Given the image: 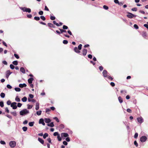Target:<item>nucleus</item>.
Here are the masks:
<instances>
[{
  "instance_id": "nucleus-1",
  "label": "nucleus",
  "mask_w": 148,
  "mask_h": 148,
  "mask_svg": "<svg viewBox=\"0 0 148 148\" xmlns=\"http://www.w3.org/2000/svg\"><path fill=\"white\" fill-rule=\"evenodd\" d=\"M19 8L23 12H26L28 13H30L31 12V10L29 8H26L25 7H19Z\"/></svg>"
},
{
  "instance_id": "nucleus-2",
  "label": "nucleus",
  "mask_w": 148,
  "mask_h": 148,
  "mask_svg": "<svg viewBox=\"0 0 148 148\" xmlns=\"http://www.w3.org/2000/svg\"><path fill=\"white\" fill-rule=\"evenodd\" d=\"M29 111L26 109H24L20 112V114L21 115L23 116L26 115L29 113Z\"/></svg>"
},
{
  "instance_id": "nucleus-3",
  "label": "nucleus",
  "mask_w": 148,
  "mask_h": 148,
  "mask_svg": "<svg viewBox=\"0 0 148 148\" xmlns=\"http://www.w3.org/2000/svg\"><path fill=\"white\" fill-rule=\"evenodd\" d=\"M147 139V137L145 136H142L140 138V140L142 143L146 142Z\"/></svg>"
},
{
  "instance_id": "nucleus-4",
  "label": "nucleus",
  "mask_w": 148,
  "mask_h": 148,
  "mask_svg": "<svg viewBox=\"0 0 148 148\" xmlns=\"http://www.w3.org/2000/svg\"><path fill=\"white\" fill-rule=\"evenodd\" d=\"M10 146L12 148L15 147L16 145V142L14 141H11L9 143Z\"/></svg>"
},
{
  "instance_id": "nucleus-5",
  "label": "nucleus",
  "mask_w": 148,
  "mask_h": 148,
  "mask_svg": "<svg viewBox=\"0 0 148 148\" xmlns=\"http://www.w3.org/2000/svg\"><path fill=\"white\" fill-rule=\"evenodd\" d=\"M128 14L127 15V17L130 18H133V17H135L136 16L134 14L128 12Z\"/></svg>"
},
{
  "instance_id": "nucleus-6",
  "label": "nucleus",
  "mask_w": 148,
  "mask_h": 148,
  "mask_svg": "<svg viewBox=\"0 0 148 148\" xmlns=\"http://www.w3.org/2000/svg\"><path fill=\"white\" fill-rule=\"evenodd\" d=\"M17 103L16 102H13L11 104V107H12L13 109H16L17 108V106L16 105Z\"/></svg>"
},
{
  "instance_id": "nucleus-7",
  "label": "nucleus",
  "mask_w": 148,
  "mask_h": 148,
  "mask_svg": "<svg viewBox=\"0 0 148 148\" xmlns=\"http://www.w3.org/2000/svg\"><path fill=\"white\" fill-rule=\"evenodd\" d=\"M137 119L138 122L140 123H142L143 121V119L141 117L137 118Z\"/></svg>"
},
{
  "instance_id": "nucleus-8",
  "label": "nucleus",
  "mask_w": 148,
  "mask_h": 148,
  "mask_svg": "<svg viewBox=\"0 0 148 148\" xmlns=\"http://www.w3.org/2000/svg\"><path fill=\"white\" fill-rule=\"evenodd\" d=\"M61 136L62 137H67L69 136V135L66 133H62L61 134Z\"/></svg>"
},
{
  "instance_id": "nucleus-9",
  "label": "nucleus",
  "mask_w": 148,
  "mask_h": 148,
  "mask_svg": "<svg viewBox=\"0 0 148 148\" xmlns=\"http://www.w3.org/2000/svg\"><path fill=\"white\" fill-rule=\"evenodd\" d=\"M107 72L106 70H104L103 71V77H106L108 75H107Z\"/></svg>"
},
{
  "instance_id": "nucleus-10",
  "label": "nucleus",
  "mask_w": 148,
  "mask_h": 148,
  "mask_svg": "<svg viewBox=\"0 0 148 148\" xmlns=\"http://www.w3.org/2000/svg\"><path fill=\"white\" fill-rule=\"evenodd\" d=\"M39 123L40 124H42L43 125H45V124L44 121V120L43 119H40L39 121Z\"/></svg>"
},
{
  "instance_id": "nucleus-11",
  "label": "nucleus",
  "mask_w": 148,
  "mask_h": 148,
  "mask_svg": "<svg viewBox=\"0 0 148 148\" xmlns=\"http://www.w3.org/2000/svg\"><path fill=\"white\" fill-rule=\"evenodd\" d=\"M12 73V72H10V71L8 70L7 71L6 74V77L7 78H8L9 76Z\"/></svg>"
},
{
  "instance_id": "nucleus-12",
  "label": "nucleus",
  "mask_w": 148,
  "mask_h": 148,
  "mask_svg": "<svg viewBox=\"0 0 148 148\" xmlns=\"http://www.w3.org/2000/svg\"><path fill=\"white\" fill-rule=\"evenodd\" d=\"M27 86V85L25 83L23 84H20L19 85V86L21 88H23V87H26Z\"/></svg>"
},
{
  "instance_id": "nucleus-13",
  "label": "nucleus",
  "mask_w": 148,
  "mask_h": 148,
  "mask_svg": "<svg viewBox=\"0 0 148 148\" xmlns=\"http://www.w3.org/2000/svg\"><path fill=\"white\" fill-rule=\"evenodd\" d=\"M74 51L77 53H79L80 52V51L78 49L77 47H75L74 48Z\"/></svg>"
},
{
  "instance_id": "nucleus-14",
  "label": "nucleus",
  "mask_w": 148,
  "mask_h": 148,
  "mask_svg": "<svg viewBox=\"0 0 148 148\" xmlns=\"http://www.w3.org/2000/svg\"><path fill=\"white\" fill-rule=\"evenodd\" d=\"M34 80L33 78L31 77L28 80V82L29 84L32 83V81Z\"/></svg>"
},
{
  "instance_id": "nucleus-15",
  "label": "nucleus",
  "mask_w": 148,
  "mask_h": 148,
  "mask_svg": "<svg viewBox=\"0 0 148 148\" xmlns=\"http://www.w3.org/2000/svg\"><path fill=\"white\" fill-rule=\"evenodd\" d=\"M83 55L84 56H85L86 55L87 53V50L86 49H84L82 51Z\"/></svg>"
},
{
  "instance_id": "nucleus-16",
  "label": "nucleus",
  "mask_w": 148,
  "mask_h": 148,
  "mask_svg": "<svg viewBox=\"0 0 148 148\" xmlns=\"http://www.w3.org/2000/svg\"><path fill=\"white\" fill-rule=\"evenodd\" d=\"M45 121L46 123H49L51 121V120L49 118H45Z\"/></svg>"
},
{
  "instance_id": "nucleus-17",
  "label": "nucleus",
  "mask_w": 148,
  "mask_h": 148,
  "mask_svg": "<svg viewBox=\"0 0 148 148\" xmlns=\"http://www.w3.org/2000/svg\"><path fill=\"white\" fill-rule=\"evenodd\" d=\"M142 36L143 37L146 38L147 37V34L145 32H143L142 33Z\"/></svg>"
},
{
  "instance_id": "nucleus-18",
  "label": "nucleus",
  "mask_w": 148,
  "mask_h": 148,
  "mask_svg": "<svg viewBox=\"0 0 148 148\" xmlns=\"http://www.w3.org/2000/svg\"><path fill=\"white\" fill-rule=\"evenodd\" d=\"M38 141L42 144H44V141L42 139L40 138H38Z\"/></svg>"
},
{
  "instance_id": "nucleus-19",
  "label": "nucleus",
  "mask_w": 148,
  "mask_h": 148,
  "mask_svg": "<svg viewBox=\"0 0 148 148\" xmlns=\"http://www.w3.org/2000/svg\"><path fill=\"white\" fill-rule=\"evenodd\" d=\"M47 125L48 126L51 127H52L54 126V125L53 124V122H51L50 123L48 124Z\"/></svg>"
},
{
  "instance_id": "nucleus-20",
  "label": "nucleus",
  "mask_w": 148,
  "mask_h": 148,
  "mask_svg": "<svg viewBox=\"0 0 148 148\" xmlns=\"http://www.w3.org/2000/svg\"><path fill=\"white\" fill-rule=\"evenodd\" d=\"M20 70L21 72L23 73H25V71L24 68L23 67H21L20 68Z\"/></svg>"
},
{
  "instance_id": "nucleus-21",
  "label": "nucleus",
  "mask_w": 148,
  "mask_h": 148,
  "mask_svg": "<svg viewBox=\"0 0 148 148\" xmlns=\"http://www.w3.org/2000/svg\"><path fill=\"white\" fill-rule=\"evenodd\" d=\"M39 109V104L38 103H37L36 105L35 109L36 110H38Z\"/></svg>"
},
{
  "instance_id": "nucleus-22",
  "label": "nucleus",
  "mask_w": 148,
  "mask_h": 148,
  "mask_svg": "<svg viewBox=\"0 0 148 148\" xmlns=\"http://www.w3.org/2000/svg\"><path fill=\"white\" fill-rule=\"evenodd\" d=\"M119 101L120 103H122L123 102L122 99L121 97H119L118 98Z\"/></svg>"
},
{
  "instance_id": "nucleus-23",
  "label": "nucleus",
  "mask_w": 148,
  "mask_h": 148,
  "mask_svg": "<svg viewBox=\"0 0 148 148\" xmlns=\"http://www.w3.org/2000/svg\"><path fill=\"white\" fill-rule=\"evenodd\" d=\"M27 100V98L26 97H23L22 99V101L23 102L26 101Z\"/></svg>"
},
{
  "instance_id": "nucleus-24",
  "label": "nucleus",
  "mask_w": 148,
  "mask_h": 148,
  "mask_svg": "<svg viewBox=\"0 0 148 148\" xmlns=\"http://www.w3.org/2000/svg\"><path fill=\"white\" fill-rule=\"evenodd\" d=\"M34 122V121L30 122L29 123V125L30 127H32L33 126Z\"/></svg>"
},
{
  "instance_id": "nucleus-25",
  "label": "nucleus",
  "mask_w": 148,
  "mask_h": 148,
  "mask_svg": "<svg viewBox=\"0 0 148 148\" xmlns=\"http://www.w3.org/2000/svg\"><path fill=\"white\" fill-rule=\"evenodd\" d=\"M15 100L16 101L18 102L20 101V98L18 97V96H16L15 99Z\"/></svg>"
},
{
  "instance_id": "nucleus-26",
  "label": "nucleus",
  "mask_w": 148,
  "mask_h": 148,
  "mask_svg": "<svg viewBox=\"0 0 148 148\" xmlns=\"http://www.w3.org/2000/svg\"><path fill=\"white\" fill-rule=\"evenodd\" d=\"M14 90L16 92H20L21 90V89L18 87L15 88H14Z\"/></svg>"
},
{
  "instance_id": "nucleus-27",
  "label": "nucleus",
  "mask_w": 148,
  "mask_h": 148,
  "mask_svg": "<svg viewBox=\"0 0 148 148\" xmlns=\"http://www.w3.org/2000/svg\"><path fill=\"white\" fill-rule=\"evenodd\" d=\"M41 113H42V111L41 110H40V111H37L36 112V114L38 115L39 116L41 114Z\"/></svg>"
},
{
  "instance_id": "nucleus-28",
  "label": "nucleus",
  "mask_w": 148,
  "mask_h": 148,
  "mask_svg": "<svg viewBox=\"0 0 148 148\" xmlns=\"http://www.w3.org/2000/svg\"><path fill=\"white\" fill-rule=\"evenodd\" d=\"M48 136V134L47 133H45L43 135V138H44L45 139L46 137H47Z\"/></svg>"
},
{
  "instance_id": "nucleus-29",
  "label": "nucleus",
  "mask_w": 148,
  "mask_h": 148,
  "mask_svg": "<svg viewBox=\"0 0 148 148\" xmlns=\"http://www.w3.org/2000/svg\"><path fill=\"white\" fill-rule=\"evenodd\" d=\"M12 64L15 65H18V62L17 61L15 60L13 62Z\"/></svg>"
},
{
  "instance_id": "nucleus-30",
  "label": "nucleus",
  "mask_w": 148,
  "mask_h": 148,
  "mask_svg": "<svg viewBox=\"0 0 148 148\" xmlns=\"http://www.w3.org/2000/svg\"><path fill=\"white\" fill-rule=\"evenodd\" d=\"M22 129L24 132H26L27 129V127L24 126L22 127Z\"/></svg>"
},
{
  "instance_id": "nucleus-31",
  "label": "nucleus",
  "mask_w": 148,
  "mask_h": 148,
  "mask_svg": "<svg viewBox=\"0 0 148 148\" xmlns=\"http://www.w3.org/2000/svg\"><path fill=\"white\" fill-rule=\"evenodd\" d=\"M0 96L2 98H4L5 97V93L3 92H1L0 94Z\"/></svg>"
},
{
  "instance_id": "nucleus-32",
  "label": "nucleus",
  "mask_w": 148,
  "mask_h": 148,
  "mask_svg": "<svg viewBox=\"0 0 148 148\" xmlns=\"http://www.w3.org/2000/svg\"><path fill=\"white\" fill-rule=\"evenodd\" d=\"M10 113L14 116H16V111L14 112H11Z\"/></svg>"
},
{
  "instance_id": "nucleus-33",
  "label": "nucleus",
  "mask_w": 148,
  "mask_h": 148,
  "mask_svg": "<svg viewBox=\"0 0 148 148\" xmlns=\"http://www.w3.org/2000/svg\"><path fill=\"white\" fill-rule=\"evenodd\" d=\"M53 23L54 25H56L57 26H60V25L58 23H57L55 21H53Z\"/></svg>"
},
{
  "instance_id": "nucleus-34",
  "label": "nucleus",
  "mask_w": 148,
  "mask_h": 148,
  "mask_svg": "<svg viewBox=\"0 0 148 148\" xmlns=\"http://www.w3.org/2000/svg\"><path fill=\"white\" fill-rule=\"evenodd\" d=\"M59 29L60 30L61 33H62L63 32H66V30H63L62 29Z\"/></svg>"
},
{
  "instance_id": "nucleus-35",
  "label": "nucleus",
  "mask_w": 148,
  "mask_h": 148,
  "mask_svg": "<svg viewBox=\"0 0 148 148\" xmlns=\"http://www.w3.org/2000/svg\"><path fill=\"white\" fill-rule=\"evenodd\" d=\"M0 106L1 107H3L4 106L3 102L2 101H0Z\"/></svg>"
},
{
  "instance_id": "nucleus-36",
  "label": "nucleus",
  "mask_w": 148,
  "mask_h": 148,
  "mask_svg": "<svg viewBox=\"0 0 148 148\" xmlns=\"http://www.w3.org/2000/svg\"><path fill=\"white\" fill-rule=\"evenodd\" d=\"M34 19L36 21H39L40 19V18L39 17L35 16L34 17Z\"/></svg>"
},
{
  "instance_id": "nucleus-37",
  "label": "nucleus",
  "mask_w": 148,
  "mask_h": 148,
  "mask_svg": "<svg viewBox=\"0 0 148 148\" xmlns=\"http://www.w3.org/2000/svg\"><path fill=\"white\" fill-rule=\"evenodd\" d=\"M27 108L28 109H31L32 107H33V106L32 105H29V104H28L27 105Z\"/></svg>"
},
{
  "instance_id": "nucleus-38",
  "label": "nucleus",
  "mask_w": 148,
  "mask_h": 148,
  "mask_svg": "<svg viewBox=\"0 0 148 148\" xmlns=\"http://www.w3.org/2000/svg\"><path fill=\"white\" fill-rule=\"evenodd\" d=\"M57 138L58 140L59 141H61L62 140V138L60 137V135H58V136H57Z\"/></svg>"
},
{
  "instance_id": "nucleus-39",
  "label": "nucleus",
  "mask_w": 148,
  "mask_h": 148,
  "mask_svg": "<svg viewBox=\"0 0 148 148\" xmlns=\"http://www.w3.org/2000/svg\"><path fill=\"white\" fill-rule=\"evenodd\" d=\"M10 67L11 69H14V68H15V66L13 65L12 64H11L10 65Z\"/></svg>"
},
{
  "instance_id": "nucleus-40",
  "label": "nucleus",
  "mask_w": 148,
  "mask_h": 148,
  "mask_svg": "<svg viewBox=\"0 0 148 148\" xmlns=\"http://www.w3.org/2000/svg\"><path fill=\"white\" fill-rule=\"evenodd\" d=\"M48 25V26L50 27H53L52 26V25H53V24H52V23H48L47 24Z\"/></svg>"
},
{
  "instance_id": "nucleus-41",
  "label": "nucleus",
  "mask_w": 148,
  "mask_h": 148,
  "mask_svg": "<svg viewBox=\"0 0 148 148\" xmlns=\"http://www.w3.org/2000/svg\"><path fill=\"white\" fill-rule=\"evenodd\" d=\"M103 8L106 10H107L108 9V6L106 5H104L103 7Z\"/></svg>"
},
{
  "instance_id": "nucleus-42",
  "label": "nucleus",
  "mask_w": 148,
  "mask_h": 148,
  "mask_svg": "<svg viewBox=\"0 0 148 148\" xmlns=\"http://www.w3.org/2000/svg\"><path fill=\"white\" fill-rule=\"evenodd\" d=\"M14 57L16 58L17 59H18L19 58V56H18V55L17 54H14Z\"/></svg>"
},
{
  "instance_id": "nucleus-43",
  "label": "nucleus",
  "mask_w": 148,
  "mask_h": 148,
  "mask_svg": "<svg viewBox=\"0 0 148 148\" xmlns=\"http://www.w3.org/2000/svg\"><path fill=\"white\" fill-rule=\"evenodd\" d=\"M40 18L42 19L43 21H45L46 19L45 17L43 16H40Z\"/></svg>"
},
{
  "instance_id": "nucleus-44",
  "label": "nucleus",
  "mask_w": 148,
  "mask_h": 148,
  "mask_svg": "<svg viewBox=\"0 0 148 148\" xmlns=\"http://www.w3.org/2000/svg\"><path fill=\"white\" fill-rule=\"evenodd\" d=\"M82 45L81 44H79L78 46V49L79 50H80L82 49Z\"/></svg>"
},
{
  "instance_id": "nucleus-45",
  "label": "nucleus",
  "mask_w": 148,
  "mask_h": 148,
  "mask_svg": "<svg viewBox=\"0 0 148 148\" xmlns=\"http://www.w3.org/2000/svg\"><path fill=\"white\" fill-rule=\"evenodd\" d=\"M63 43L64 44H66L68 43V41L66 40H64L63 41Z\"/></svg>"
},
{
  "instance_id": "nucleus-46",
  "label": "nucleus",
  "mask_w": 148,
  "mask_h": 148,
  "mask_svg": "<svg viewBox=\"0 0 148 148\" xmlns=\"http://www.w3.org/2000/svg\"><path fill=\"white\" fill-rule=\"evenodd\" d=\"M107 77L108 79H110L111 80H113V78L110 77V76L109 75L107 76V77Z\"/></svg>"
},
{
  "instance_id": "nucleus-47",
  "label": "nucleus",
  "mask_w": 148,
  "mask_h": 148,
  "mask_svg": "<svg viewBox=\"0 0 148 148\" xmlns=\"http://www.w3.org/2000/svg\"><path fill=\"white\" fill-rule=\"evenodd\" d=\"M134 28L136 29H138V27L136 24H134Z\"/></svg>"
},
{
  "instance_id": "nucleus-48",
  "label": "nucleus",
  "mask_w": 148,
  "mask_h": 148,
  "mask_svg": "<svg viewBox=\"0 0 148 148\" xmlns=\"http://www.w3.org/2000/svg\"><path fill=\"white\" fill-rule=\"evenodd\" d=\"M50 19L52 20H53L56 19V18L54 16H50Z\"/></svg>"
},
{
  "instance_id": "nucleus-49",
  "label": "nucleus",
  "mask_w": 148,
  "mask_h": 148,
  "mask_svg": "<svg viewBox=\"0 0 148 148\" xmlns=\"http://www.w3.org/2000/svg\"><path fill=\"white\" fill-rule=\"evenodd\" d=\"M60 127L61 129H63L64 127V125L61 124L60 125Z\"/></svg>"
},
{
  "instance_id": "nucleus-50",
  "label": "nucleus",
  "mask_w": 148,
  "mask_h": 148,
  "mask_svg": "<svg viewBox=\"0 0 148 148\" xmlns=\"http://www.w3.org/2000/svg\"><path fill=\"white\" fill-rule=\"evenodd\" d=\"M0 143L2 145H5V144L6 143L5 141L3 140H1L0 141Z\"/></svg>"
},
{
  "instance_id": "nucleus-51",
  "label": "nucleus",
  "mask_w": 148,
  "mask_h": 148,
  "mask_svg": "<svg viewBox=\"0 0 148 148\" xmlns=\"http://www.w3.org/2000/svg\"><path fill=\"white\" fill-rule=\"evenodd\" d=\"M60 135L58 132H55L54 133H53V135L55 136H58V135Z\"/></svg>"
},
{
  "instance_id": "nucleus-52",
  "label": "nucleus",
  "mask_w": 148,
  "mask_h": 148,
  "mask_svg": "<svg viewBox=\"0 0 148 148\" xmlns=\"http://www.w3.org/2000/svg\"><path fill=\"white\" fill-rule=\"evenodd\" d=\"M139 13H141L142 14H145V12L144 11H143V10H140L139 11Z\"/></svg>"
},
{
  "instance_id": "nucleus-53",
  "label": "nucleus",
  "mask_w": 148,
  "mask_h": 148,
  "mask_svg": "<svg viewBox=\"0 0 148 148\" xmlns=\"http://www.w3.org/2000/svg\"><path fill=\"white\" fill-rule=\"evenodd\" d=\"M63 29H67L68 28V27L65 25H64L63 26Z\"/></svg>"
},
{
  "instance_id": "nucleus-54",
  "label": "nucleus",
  "mask_w": 148,
  "mask_h": 148,
  "mask_svg": "<svg viewBox=\"0 0 148 148\" xmlns=\"http://www.w3.org/2000/svg\"><path fill=\"white\" fill-rule=\"evenodd\" d=\"M22 105V104L20 103H17V106L18 107L20 108L21 107Z\"/></svg>"
},
{
  "instance_id": "nucleus-55",
  "label": "nucleus",
  "mask_w": 148,
  "mask_h": 148,
  "mask_svg": "<svg viewBox=\"0 0 148 148\" xmlns=\"http://www.w3.org/2000/svg\"><path fill=\"white\" fill-rule=\"evenodd\" d=\"M138 133H136L134 135V138H137L138 136Z\"/></svg>"
},
{
  "instance_id": "nucleus-56",
  "label": "nucleus",
  "mask_w": 148,
  "mask_h": 148,
  "mask_svg": "<svg viewBox=\"0 0 148 148\" xmlns=\"http://www.w3.org/2000/svg\"><path fill=\"white\" fill-rule=\"evenodd\" d=\"M134 144L135 145V146H136V147H138V143H137V142L136 141V140L134 142Z\"/></svg>"
},
{
  "instance_id": "nucleus-57",
  "label": "nucleus",
  "mask_w": 148,
  "mask_h": 148,
  "mask_svg": "<svg viewBox=\"0 0 148 148\" xmlns=\"http://www.w3.org/2000/svg\"><path fill=\"white\" fill-rule=\"evenodd\" d=\"M47 141L50 143H51V139L50 138H48L47 139Z\"/></svg>"
},
{
  "instance_id": "nucleus-58",
  "label": "nucleus",
  "mask_w": 148,
  "mask_h": 148,
  "mask_svg": "<svg viewBox=\"0 0 148 148\" xmlns=\"http://www.w3.org/2000/svg\"><path fill=\"white\" fill-rule=\"evenodd\" d=\"M53 119H55L56 121L57 122H59V120L58 119V118L57 117H54L53 118Z\"/></svg>"
},
{
  "instance_id": "nucleus-59",
  "label": "nucleus",
  "mask_w": 148,
  "mask_h": 148,
  "mask_svg": "<svg viewBox=\"0 0 148 148\" xmlns=\"http://www.w3.org/2000/svg\"><path fill=\"white\" fill-rule=\"evenodd\" d=\"M7 103L8 105H11L12 103L11 101H10L8 100L7 101Z\"/></svg>"
},
{
  "instance_id": "nucleus-60",
  "label": "nucleus",
  "mask_w": 148,
  "mask_h": 148,
  "mask_svg": "<svg viewBox=\"0 0 148 148\" xmlns=\"http://www.w3.org/2000/svg\"><path fill=\"white\" fill-rule=\"evenodd\" d=\"M7 87L9 89H11L12 88V86L9 84H8L7 85Z\"/></svg>"
},
{
  "instance_id": "nucleus-61",
  "label": "nucleus",
  "mask_w": 148,
  "mask_h": 148,
  "mask_svg": "<svg viewBox=\"0 0 148 148\" xmlns=\"http://www.w3.org/2000/svg\"><path fill=\"white\" fill-rule=\"evenodd\" d=\"M38 14L40 15H42L43 14V12L42 11H40L38 12Z\"/></svg>"
},
{
  "instance_id": "nucleus-62",
  "label": "nucleus",
  "mask_w": 148,
  "mask_h": 148,
  "mask_svg": "<svg viewBox=\"0 0 148 148\" xmlns=\"http://www.w3.org/2000/svg\"><path fill=\"white\" fill-rule=\"evenodd\" d=\"M132 10L134 11H136L137 10V8H134L131 9Z\"/></svg>"
},
{
  "instance_id": "nucleus-63",
  "label": "nucleus",
  "mask_w": 148,
  "mask_h": 148,
  "mask_svg": "<svg viewBox=\"0 0 148 148\" xmlns=\"http://www.w3.org/2000/svg\"><path fill=\"white\" fill-rule=\"evenodd\" d=\"M121 93H127V91L126 90H121Z\"/></svg>"
},
{
  "instance_id": "nucleus-64",
  "label": "nucleus",
  "mask_w": 148,
  "mask_h": 148,
  "mask_svg": "<svg viewBox=\"0 0 148 148\" xmlns=\"http://www.w3.org/2000/svg\"><path fill=\"white\" fill-rule=\"evenodd\" d=\"M110 84L112 87H114L115 86V84L113 82H111Z\"/></svg>"
}]
</instances>
